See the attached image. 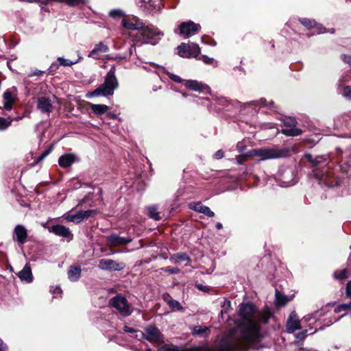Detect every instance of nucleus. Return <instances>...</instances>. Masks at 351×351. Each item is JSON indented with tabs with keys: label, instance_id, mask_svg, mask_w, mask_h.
Wrapping results in <instances>:
<instances>
[{
	"label": "nucleus",
	"instance_id": "nucleus-1",
	"mask_svg": "<svg viewBox=\"0 0 351 351\" xmlns=\"http://www.w3.org/2000/svg\"><path fill=\"white\" fill-rule=\"evenodd\" d=\"M239 316L237 327L214 346L197 348L195 351H244L261 341L263 337L261 324L268 322L271 317L269 311L267 308L257 311L251 303L241 304Z\"/></svg>",
	"mask_w": 351,
	"mask_h": 351
},
{
	"label": "nucleus",
	"instance_id": "nucleus-2",
	"mask_svg": "<svg viewBox=\"0 0 351 351\" xmlns=\"http://www.w3.org/2000/svg\"><path fill=\"white\" fill-rule=\"evenodd\" d=\"M123 26L132 30H136L131 34L134 45L150 44L155 45L164 36V33L153 25H145L142 20L136 16L123 19L121 21Z\"/></svg>",
	"mask_w": 351,
	"mask_h": 351
},
{
	"label": "nucleus",
	"instance_id": "nucleus-3",
	"mask_svg": "<svg viewBox=\"0 0 351 351\" xmlns=\"http://www.w3.org/2000/svg\"><path fill=\"white\" fill-rule=\"evenodd\" d=\"M115 67L112 66L105 76L104 83L90 93L92 96L108 97L114 94V90L119 87V82L115 75Z\"/></svg>",
	"mask_w": 351,
	"mask_h": 351
},
{
	"label": "nucleus",
	"instance_id": "nucleus-4",
	"mask_svg": "<svg viewBox=\"0 0 351 351\" xmlns=\"http://www.w3.org/2000/svg\"><path fill=\"white\" fill-rule=\"evenodd\" d=\"M289 152L290 149L287 147H264L252 149L250 155L258 158L260 160H267L286 157Z\"/></svg>",
	"mask_w": 351,
	"mask_h": 351
},
{
	"label": "nucleus",
	"instance_id": "nucleus-5",
	"mask_svg": "<svg viewBox=\"0 0 351 351\" xmlns=\"http://www.w3.org/2000/svg\"><path fill=\"white\" fill-rule=\"evenodd\" d=\"M304 157L311 162L315 164V167L313 170L314 176L319 181L320 183L325 184L327 186H333V184L330 181L331 175L329 172V168L324 165L321 167L322 157H317L313 158L310 154H306Z\"/></svg>",
	"mask_w": 351,
	"mask_h": 351
},
{
	"label": "nucleus",
	"instance_id": "nucleus-6",
	"mask_svg": "<svg viewBox=\"0 0 351 351\" xmlns=\"http://www.w3.org/2000/svg\"><path fill=\"white\" fill-rule=\"evenodd\" d=\"M109 304L110 306L116 308L121 315L128 316L132 311L127 299L121 295H117L110 299Z\"/></svg>",
	"mask_w": 351,
	"mask_h": 351
},
{
	"label": "nucleus",
	"instance_id": "nucleus-7",
	"mask_svg": "<svg viewBox=\"0 0 351 351\" xmlns=\"http://www.w3.org/2000/svg\"><path fill=\"white\" fill-rule=\"evenodd\" d=\"M178 54L185 58H197L200 53V47L197 44L190 43L188 44L182 43L178 47Z\"/></svg>",
	"mask_w": 351,
	"mask_h": 351
},
{
	"label": "nucleus",
	"instance_id": "nucleus-8",
	"mask_svg": "<svg viewBox=\"0 0 351 351\" xmlns=\"http://www.w3.org/2000/svg\"><path fill=\"white\" fill-rule=\"evenodd\" d=\"M201 29V26L194 23L192 21H189L186 22H182L179 25V30H174L176 34L178 33L180 35H183L186 37H190L193 35L196 34L199 29Z\"/></svg>",
	"mask_w": 351,
	"mask_h": 351
},
{
	"label": "nucleus",
	"instance_id": "nucleus-9",
	"mask_svg": "<svg viewBox=\"0 0 351 351\" xmlns=\"http://www.w3.org/2000/svg\"><path fill=\"white\" fill-rule=\"evenodd\" d=\"M283 123L286 128L281 130L282 134L288 136H297L302 134V130L296 128L297 121L294 118L286 117Z\"/></svg>",
	"mask_w": 351,
	"mask_h": 351
},
{
	"label": "nucleus",
	"instance_id": "nucleus-10",
	"mask_svg": "<svg viewBox=\"0 0 351 351\" xmlns=\"http://www.w3.org/2000/svg\"><path fill=\"white\" fill-rule=\"evenodd\" d=\"M138 5L145 12H154L161 9L160 0H138Z\"/></svg>",
	"mask_w": 351,
	"mask_h": 351
},
{
	"label": "nucleus",
	"instance_id": "nucleus-11",
	"mask_svg": "<svg viewBox=\"0 0 351 351\" xmlns=\"http://www.w3.org/2000/svg\"><path fill=\"white\" fill-rule=\"evenodd\" d=\"M146 339L152 342L156 343H160L163 342V337L160 330L154 326H149L145 330Z\"/></svg>",
	"mask_w": 351,
	"mask_h": 351
},
{
	"label": "nucleus",
	"instance_id": "nucleus-12",
	"mask_svg": "<svg viewBox=\"0 0 351 351\" xmlns=\"http://www.w3.org/2000/svg\"><path fill=\"white\" fill-rule=\"evenodd\" d=\"M98 267L102 270L121 271L125 267V264L112 259H101Z\"/></svg>",
	"mask_w": 351,
	"mask_h": 351
},
{
	"label": "nucleus",
	"instance_id": "nucleus-13",
	"mask_svg": "<svg viewBox=\"0 0 351 351\" xmlns=\"http://www.w3.org/2000/svg\"><path fill=\"white\" fill-rule=\"evenodd\" d=\"M95 211L94 210H80L75 214H67L64 219L70 222L80 223L85 219H88Z\"/></svg>",
	"mask_w": 351,
	"mask_h": 351
},
{
	"label": "nucleus",
	"instance_id": "nucleus-14",
	"mask_svg": "<svg viewBox=\"0 0 351 351\" xmlns=\"http://www.w3.org/2000/svg\"><path fill=\"white\" fill-rule=\"evenodd\" d=\"M27 230L21 224L16 225L13 231V239L19 245H23L27 241Z\"/></svg>",
	"mask_w": 351,
	"mask_h": 351
},
{
	"label": "nucleus",
	"instance_id": "nucleus-15",
	"mask_svg": "<svg viewBox=\"0 0 351 351\" xmlns=\"http://www.w3.org/2000/svg\"><path fill=\"white\" fill-rule=\"evenodd\" d=\"M49 231L57 236L62 237L71 241L73 239V235L69 228L62 225H54L49 228Z\"/></svg>",
	"mask_w": 351,
	"mask_h": 351
},
{
	"label": "nucleus",
	"instance_id": "nucleus-16",
	"mask_svg": "<svg viewBox=\"0 0 351 351\" xmlns=\"http://www.w3.org/2000/svg\"><path fill=\"white\" fill-rule=\"evenodd\" d=\"M287 330L289 333H292L297 330L301 328L300 320L298 319V314L295 311H292L287 321Z\"/></svg>",
	"mask_w": 351,
	"mask_h": 351
},
{
	"label": "nucleus",
	"instance_id": "nucleus-17",
	"mask_svg": "<svg viewBox=\"0 0 351 351\" xmlns=\"http://www.w3.org/2000/svg\"><path fill=\"white\" fill-rule=\"evenodd\" d=\"M131 241L130 238L121 237L116 234H112L106 239L107 245L110 247L125 245Z\"/></svg>",
	"mask_w": 351,
	"mask_h": 351
},
{
	"label": "nucleus",
	"instance_id": "nucleus-18",
	"mask_svg": "<svg viewBox=\"0 0 351 351\" xmlns=\"http://www.w3.org/2000/svg\"><path fill=\"white\" fill-rule=\"evenodd\" d=\"M37 108L43 113L49 114L53 111L52 101L46 97H40L37 99Z\"/></svg>",
	"mask_w": 351,
	"mask_h": 351
},
{
	"label": "nucleus",
	"instance_id": "nucleus-19",
	"mask_svg": "<svg viewBox=\"0 0 351 351\" xmlns=\"http://www.w3.org/2000/svg\"><path fill=\"white\" fill-rule=\"evenodd\" d=\"M184 86L190 90L199 92H210V88L208 85L196 80H188L184 82Z\"/></svg>",
	"mask_w": 351,
	"mask_h": 351
},
{
	"label": "nucleus",
	"instance_id": "nucleus-20",
	"mask_svg": "<svg viewBox=\"0 0 351 351\" xmlns=\"http://www.w3.org/2000/svg\"><path fill=\"white\" fill-rule=\"evenodd\" d=\"M76 160V156L73 154L61 156L58 159L59 165L62 167H69Z\"/></svg>",
	"mask_w": 351,
	"mask_h": 351
},
{
	"label": "nucleus",
	"instance_id": "nucleus-21",
	"mask_svg": "<svg viewBox=\"0 0 351 351\" xmlns=\"http://www.w3.org/2000/svg\"><path fill=\"white\" fill-rule=\"evenodd\" d=\"M108 51V47L102 43H99L95 45L93 49L89 53L88 56L95 59H99L101 53L107 52Z\"/></svg>",
	"mask_w": 351,
	"mask_h": 351
},
{
	"label": "nucleus",
	"instance_id": "nucleus-22",
	"mask_svg": "<svg viewBox=\"0 0 351 351\" xmlns=\"http://www.w3.org/2000/svg\"><path fill=\"white\" fill-rule=\"evenodd\" d=\"M18 276L21 280H24L27 282H31L33 280V276L30 267L25 265L23 269L19 272Z\"/></svg>",
	"mask_w": 351,
	"mask_h": 351
},
{
	"label": "nucleus",
	"instance_id": "nucleus-23",
	"mask_svg": "<svg viewBox=\"0 0 351 351\" xmlns=\"http://www.w3.org/2000/svg\"><path fill=\"white\" fill-rule=\"evenodd\" d=\"M81 272L80 267L71 266L67 272L68 278L72 282H76L80 279Z\"/></svg>",
	"mask_w": 351,
	"mask_h": 351
},
{
	"label": "nucleus",
	"instance_id": "nucleus-24",
	"mask_svg": "<svg viewBox=\"0 0 351 351\" xmlns=\"http://www.w3.org/2000/svg\"><path fill=\"white\" fill-rule=\"evenodd\" d=\"M3 108L6 110H11L12 108V104L15 100L14 97L12 95L11 92L6 90L3 95Z\"/></svg>",
	"mask_w": 351,
	"mask_h": 351
},
{
	"label": "nucleus",
	"instance_id": "nucleus-25",
	"mask_svg": "<svg viewBox=\"0 0 351 351\" xmlns=\"http://www.w3.org/2000/svg\"><path fill=\"white\" fill-rule=\"evenodd\" d=\"M169 260L172 263L179 264L183 261H190V257L186 253L178 252L171 256Z\"/></svg>",
	"mask_w": 351,
	"mask_h": 351
},
{
	"label": "nucleus",
	"instance_id": "nucleus-26",
	"mask_svg": "<svg viewBox=\"0 0 351 351\" xmlns=\"http://www.w3.org/2000/svg\"><path fill=\"white\" fill-rule=\"evenodd\" d=\"M210 332V328L203 326H194L192 330L193 335L207 337Z\"/></svg>",
	"mask_w": 351,
	"mask_h": 351
},
{
	"label": "nucleus",
	"instance_id": "nucleus-27",
	"mask_svg": "<svg viewBox=\"0 0 351 351\" xmlns=\"http://www.w3.org/2000/svg\"><path fill=\"white\" fill-rule=\"evenodd\" d=\"M300 23L305 27L308 29L311 28H317V34L322 33L323 32L321 30V27L318 26L317 23L314 20H310L308 19H300Z\"/></svg>",
	"mask_w": 351,
	"mask_h": 351
},
{
	"label": "nucleus",
	"instance_id": "nucleus-28",
	"mask_svg": "<svg viewBox=\"0 0 351 351\" xmlns=\"http://www.w3.org/2000/svg\"><path fill=\"white\" fill-rule=\"evenodd\" d=\"M167 298H168L165 299V301L167 302V303L168 304V305L169 306L172 311H174L183 310L182 306L178 301L173 300L169 295H168Z\"/></svg>",
	"mask_w": 351,
	"mask_h": 351
},
{
	"label": "nucleus",
	"instance_id": "nucleus-29",
	"mask_svg": "<svg viewBox=\"0 0 351 351\" xmlns=\"http://www.w3.org/2000/svg\"><path fill=\"white\" fill-rule=\"evenodd\" d=\"M90 109L97 114H102L107 112L108 106L104 104H91Z\"/></svg>",
	"mask_w": 351,
	"mask_h": 351
},
{
	"label": "nucleus",
	"instance_id": "nucleus-30",
	"mask_svg": "<svg viewBox=\"0 0 351 351\" xmlns=\"http://www.w3.org/2000/svg\"><path fill=\"white\" fill-rule=\"evenodd\" d=\"M289 299L287 296L283 295L280 293V291L278 290L276 291V304L278 306H285L288 302Z\"/></svg>",
	"mask_w": 351,
	"mask_h": 351
},
{
	"label": "nucleus",
	"instance_id": "nucleus-31",
	"mask_svg": "<svg viewBox=\"0 0 351 351\" xmlns=\"http://www.w3.org/2000/svg\"><path fill=\"white\" fill-rule=\"evenodd\" d=\"M14 119L11 117L3 118L0 117V130H5L9 128Z\"/></svg>",
	"mask_w": 351,
	"mask_h": 351
},
{
	"label": "nucleus",
	"instance_id": "nucleus-32",
	"mask_svg": "<svg viewBox=\"0 0 351 351\" xmlns=\"http://www.w3.org/2000/svg\"><path fill=\"white\" fill-rule=\"evenodd\" d=\"M148 215L152 219L159 220L160 219L159 213L157 211L156 206H150L147 207Z\"/></svg>",
	"mask_w": 351,
	"mask_h": 351
},
{
	"label": "nucleus",
	"instance_id": "nucleus-33",
	"mask_svg": "<svg viewBox=\"0 0 351 351\" xmlns=\"http://www.w3.org/2000/svg\"><path fill=\"white\" fill-rule=\"evenodd\" d=\"M350 271L348 269H343L340 271H335L334 276L339 280H343L349 277Z\"/></svg>",
	"mask_w": 351,
	"mask_h": 351
},
{
	"label": "nucleus",
	"instance_id": "nucleus-34",
	"mask_svg": "<svg viewBox=\"0 0 351 351\" xmlns=\"http://www.w3.org/2000/svg\"><path fill=\"white\" fill-rule=\"evenodd\" d=\"M80 59H81V57H79V58L77 60L72 61L69 59H65L62 57H59L58 58V60L60 65L64 66H72L73 64L77 63Z\"/></svg>",
	"mask_w": 351,
	"mask_h": 351
},
{
	"label": "nucleus",
	"instance_id": "nucleus-35",
	"mask_svg": "<svg viewBox=\"0 0 351 351\" xmlns=\"http://www.w3.org/2000/svg\"><path fill=\"white\" fill-rule=\"evenodd\" d=\"M191 209L202 213L206 206L203 205L201 202H193L189 204Z\"/></svg>",
	"mask_w": 351,
	"mask_h": 351
},
{
	"label": "nucleus",
	"instance_id": "nucleus-36",
	"mask_svg": "<svg viewBox=\"0 0 351 351\" xmlns=\"http://www.w3.org/2000/svg\"><path fill=\"white\" fill-rule=\"evenodd\" d=\"M158 351H184L183 350L180 349L179 347L173 345H164L161 346Z\"/></svg>",
	"mask_w": 351,
	"mask_h": 351
},
{
	"label": "nucleus",
	"instance_id": "nucleus-37",
	"mask_svg": "<svg viewBox=\"0 0 351 351\" xmlns=\"http://www.w3.org/2000/svg\"><path fill=\"white\" fill-rule=\"evenodd\" d=\"M351 311V302L347 304H341L335 308V313H340L341 311Z\"/></svg>",
	"mask_w": 351,
	"mask_h": 351
},
{
	"label": "nucleus",
	"instance_id": "nucleus-38",
	"mask_svg": "<svg viewBox=\"0 0 351 351\" xmlns=\"http://www.w3.org/2000/svg\"><path fill=\"white\" fill-rule=\"evenodd\" d=\"M221 306L224 308V310H221V315L223 317V313H226L227 310L230 308L231 306V302L229 300H224L223 302H221Z\"/></svg>",
	"mask_w": 351,
	"mask_h": 351
},
{
	"label": "nucleus",
	"instance_id": "nucleus-39",
	"mask_svg": "<svg viewBox=\"0 0 351 351\" xmlns=\"http://www.w3.org/2000/svg\"><path fill=\"white\" fill-rule=\"evenodd\" d=\"M197 59L202 60V62H204L205 64H213L215 62V60L213 58H209L205 55H202V56L199 55V56L197 57Z\"/></svg>",
	"mask_w": 351,
	"mask_h": 351
},
{
	"label": "nucleus",
	"instance_id": "nucleus-40",
	"mask_svg": "<svg viewBox=\"0 0 351 351\" xmlns=\"http://www.w3.org/2000/svg\"><path fill=\"white\" fill-rule=\"evenodd\" d=\"M53 148V145H51L50 147L46 149L38 158L37 162H40L43 160L45 157H47L52 151Z\"/></svg>",
	"mask_w": 351,
	"mask_h": 351
},
{
	"label": "nucleus",
	"instance_id": "nucleus-41",
	"mask_svg": "<svg viewBox=\"0 0 351 351\" xmlns=\"http://www.w3.org/2000/svg\"><path fill=\"white\" fill-rule=\"evenodd\" d=\"M341 94L345 98L348 99H351V88L349 86H345L343 88Z\"/></svg>",
	"mask_w": 351,
	"mask_h": 351
},
{
	"label": "nucleus",
	"instance_id": "nucleus-42",
	"mask_svg": "<svg viewBox=\"0 0 351 351\" xmlns=\"http://www.w3.org/2000/svg\"><path fill=\"white\" fill-rule=\"evenodd\" d=\"M122 11L121 10H112L110 12V16L113 18L121 17L122 16Z\"/></svg>",
	"mask_w": 351,
	"mask_h": 351
},
{
	"label": "nucleus",
	"instance_id": "nucleus-43",
	"mask_svg": "<svg viewBox=\"0 0 351 351\" xmlns=\"http://www.w3.org/2000/svg\"><path fill=\"white\" fill-rule=\"evenodd\" d=\"M344 164L351 167V152L345 154Z\"/></svg>",
	"mask_w": 351,
	"mask_h": 351
},
{
	"label": "nucleus",
	"instance_id": "nucleus-44",
	"mask_svg": "<svg viewBox=\"0 0 351 351\" xmlns=\"http://www.w3.org/2000/svg\"><path fill=\"white\" fill-rule=\"evenodd\" d=\"M167 74L169 75V77L171 78V80H172L173 81H174L176 82L180 83L182 81L181 77H179L178 75H176L173 74V73H170L169 72H167Z\"/></svg>",
	"mask_w": 351,
	"mask_h": 351
},
{
	"label": "nucleus",
	"instance_id": "nucleus-45",
	"mask_svg": "<svg viewBox=\"0 0 351 351\" xmlns=\"http://www.w3.org/2000/svg\"><path fill=\"white\" fill-rule=\"evenodd\" d=\"M341 58L345 63L351 66V54H343Z\"/></svg>",
	"mask_w": 351,
	"mask_h": 351
},
{
	"label": "nucleus",
	"instance_id": "nucleus-46",
	"mask_svg": "<svg viewBox=\"0 0 351 351\" xmlns=\"http://www.w3.org/2000/svg\"><path fill=\"white\" fill-rule=\"evenodd\" d=\"M165 272H168L169 274H178L180 272V269L176 267H167L163 269Z\"/></svg>",
	"mask_w": 351,
	"mask_h": 351
},
{
	"label": "nucleus",
	"instance_id": "nucleus-47",
	"mask_svg": "<svg viewBox=\"0 0 351 351\" xmlns=\"http://www.w3.org/2000/svg\"><path fill=\"white\" fill-rule=\"evenodd\" d=\"M203 214H204L205 215L209 217H214L215 215V213L214 212H213L209 207L206 206L204 208V211L202 213Z\"/></svg>",
	"mask_w": 351,
	"mask_h": 351
},
{
	"label": "nucleus",
	"instance_id": "nucleus-48",
	"mask_svg": "<svg viewBox=\"0 0 351 351\" xmlns=\"http://www.w3.org/2000/svg\"><path fill=\"white\" fill-rule=\"evenodd\" d=\"M346 294L347 297H351V280L348 281L346 285Z\"/></svg>",
	"mask_w": 351,
	"mask_h": 351
},
{
	"label": "nucleus",
	"instance_id": "nucleus-49",
	"mask_svg": "<svg viewBox=\"0 0 351 351\" xmlns=\"http://www.w3.org/2000/svg\"><path fill=\"white\" fill-rule=\"evenodd\" d=\"M306 332H307L306 330H304L301 332L298 333L295 335L296 339H300V340H304L306 337Z\"/></svg>",
	"mask_w": 351,
	"mask_h": 351
},
{
	"label": "nucleus",
	"instance_id": "nucleus-50",
	"mask_svg": "<svg viewBox=\"0 0 351 351\" xmlns=\"http://www.w3.org/2000/svg\"><path fill=\"white\" fill-rule=\"evenodd\" d=\"M53 297H57L58 295H61L62 290L60 287H56L53 290H51Z\"/></svg>",
	"mask_w": 351,
	"mask_h": 351
},
{
	"label": "nucleus",
	"instance_id": "nucleus-51",
	"mask_svg": "<svg viewBox=\"0 0 351 351\" xmlns=\"http://www.w3.org/2000/svg\"><path fill=\"white\" fill-rule=\"evenodd\" d=\"M215 158L217 160L221 159L223 157V152L222 150L219 149L218 150L214 156Z\"/></svg>",
	"mask_w": 351,
	"mask_h": 351
},
{
	"label": "nucleus",
	"instance_id": "nucleus-52",
	"mask_svg": "<svg viewBox=\"0 0 351 351\" xmlns=\"http://www.w3.org/2000/svg\"><path fill=\"white\" fill-rule=\"evenodd\" d=\"M316 313H317V312H315V313H313V314H308V315H305V316L303 317V319H304V321H306V322H308V321L311 320V319L315 318V314H316Z\"/></svg>",
	"mask_w": 351,
	"mask_h": 351
},
{
	"label": "nucleus",
	"instance_id": "nucleus-53",
	"mask_svg": "<svg viewBox=\"0 0 351 351\" xmlns=\"http://www.w3.org/2000/svg\"><path fill=\"white\" fill-rule=\"evenodd\" d=\"M7 350L6 345L3 343L2 339H0V351H5Z\"/></svg>",
	"mask_w": 351,
	"mask_h": 351
},
{
	"label": "nucleus",
	"instance_id": "nucleus-54",
	"mask_svg": "<svg viewBox=\"0 0 351 351\" xmlns=\"http://www.w3.org/2000/svg\"><path fill=\"white\" fill-rule=\"evenodd\" d=\"M124 331L126 332H129V333H132L134 332H135L136 330L131 328V327H129L128 326H124Z\"/></svg>",
	"mask_w": 351,
	"mask_h": 351
},
{
	"label": "nucleus",
	"instance_id": "nucleus-55",
	"mask_svg": "<svg viewBox=\"0 0 351 351\" xmlns=\"http://www.w3.org/2000/svg\"><path fill=\"white\" fill-rule=\"evenodd\" d=\"M346 77H347V76H342L341 77V79L339 81V86H343V83L347 81Z\"/></svg>",
	"mask_w": 351,
	"mask_h": 351
},
{
	"label": "nucleus",
	"instance_id": "nucleus-56",
	"mask_svg": "<svg viewBox=\"0 0 351 351\" xmlns=\"http://www.w3.org/2000/svg\"><path fill=\"white\" fill-rule=\"evenodd\" d=\"M283 182L285 184V186H288L291 184V180H287L286 178H283Z\"/></svg>",
	"mask_w": 351,
	"mask_h": 351
},
{
	"label": "nucleus",
	"instance_id": "nucleus-57",
	"mask_svg": "<svg viewBox=\"0 0 351 351\" xmlns=\"http://www.w3.org/2000/svg\"><path fill=\"white\" fill-rule=\"evenodd\" d=\"M260 102H261L262 106H267V104H266V99H263V98L261 99H260Z\"/></svg>",
	"mask_w": 351,
	"mask_h": 351
},
{
	"label": "nucleus",
	"instance_id": "nucleus-58",
	"mask_svg": "<svg viewBox=\"0 0 351 351\" xmlns=\"http://www.w3.org/2000/svg\"><path fill=\"white\" fill-rule=\"evenodd\" d=\"M223 227L222 226V223H220V222H218L217 224H216V228L219 230L221 229Z\"/></svg>",
	"mask_w": 351,
	"mask_h": 351
},
{
	"label": "nucleus",
	"instance_id": "nucleus-59",
	"mask_svg": "<svg viewBox=\"0 0 351 351\" xmlns=\"http://www.w3.org/2000/svg\"><path fill=\"white\" fill-rule=\"evenodd\" d=\"M43 72L41 71H35L32 75H40L41 73H43Z\"/></svg>",
	"mask_w": 351,
	"mask_h": 351
},
{
	"label": "nucleus",
	"instance_id": "nucleus-60",
	"mask_svg": "<svg viewBox=\"0 0 351 351\" xmlns=\"http://www.w3.org/2000/svg\"><path fill=\"white\" fill-rule=\"evenodd\" d=\"M285 174H287V175H289V174H290V175H291V176H292V174H293V173H292V171H291V170H289H289L285 171Z\"/></svg>",
	"mask_w": 351,
	"mask_h": 351
},
{
	"label": "nucleus",
	"instance_id": "nucleus-61",
	"mask_svg": "<svg viewBox=\"0 0 351 351\" xmlns=\"http://www.w3.org/2000/svg\"><path fill=\"white\" fill-rule=\"evenodd\" d=\"M23 118V116H21V117H17L16 118H12L14 119V121H19V120H21Z\"/></svg>",
	"mask_w": 351,
	"mask_h": 351
},
{
	"label": "nucleus",
	"instance_id": "nucleus-62",
	"mask_svg": "<svg viewBox=\"0 0 351 351\" xmlns=\"http://www.w3.org/2000/svg\"><path fill=\"white\" fill-rule=\"evenodd\" d=\"M239 145H240V143H238V144H237V147H238V149H239V152H243V149H244V148H245V147H239Z\"/></svg>",
	"mask_w": 351,
	"mask_h": 351
},
{
	"label": "nucleus",
	"instance_id": "nucleus-63",
	"mask_svg": "<svg viewBox=\"0 0 351 351\" xmlns=\"http://www.w3.org/2000/svg\"><path fill=\"white\" fill-rule=\"evenodd\" d=\"M53 68H58V64H55V63L51 64L50 69H53Z\"/></svg>",
	"mask_w": 351,
	"mask_h": 351
},
{
	"label": "nucleus",
	"instance_id": "nucleus-64",
	"mask_svg": "<svg viewBox=\"0 0 351 351\" xmlns=\"http://www.w3.org/2000/svg\"><path fill=\"white\" fill-rule=\"evenodd\" d=\"M273 105H274V102L273 101H270L268 107L269 108L272 109L273 108Z\"/></svg>",
	"mask_w": 351,
	"mask_h": 351
}]
</instances>
